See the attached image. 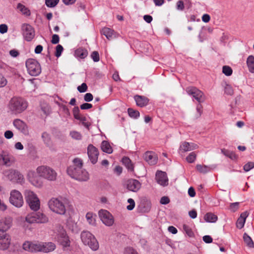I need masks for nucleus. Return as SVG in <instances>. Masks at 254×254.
Instances as JSON below:
<instances>
[{"label":"nucleus","instance_id":"e433bc0d","mask_svg":"<svg viewBox=\"0 0 254 254\" xmlns=\"http://www.w3.org/2000/svg\"><path fill=\"white\" fill-rule=\"evenodd\" d=\"M101 33L108 39H110L113 34V30L107 27H104L102 29Z\"/></svg>","mask_w":254,"mask_h":254},{"label":"nucleus","instance_id":"052dcab7","mask_svg":"<svg viewBox=\"0 0 254 254\" xmlns=\"http://www.w3.org/2000/svg\"><path fill=\"white\" fill-rule=\"evenodd\" d=\"M8 30V27L5 24H2L0 25V33L4 34L7 32Z\"/></svg>","mask_w":254,"mask_h":254},{"label":"nucleus","instance_id":"49530a36","mask_svg":"<svg viewBox=\"0 0 254 254\" xmlns=\"http://www.w3.org/2000/svg\"><path fill=\"white\" fill-rule=\"evenodd\" d=\"M136 105L140 107H143V97L141 96L135 95L134 97Z\"/></svg>","mask_w":254,"mask_h":254},{"label":"nucleus","instance_id":"864d4df0","mask_svg":"<svg viewBox=\"0 0 254 254\" xmlns=\"http://www.w3.org/2000/svg\"><path fill=\"white\" fill-rule=\"evenodd\" d=\"M7 82V80L5 77L2 74L0 73V87L5 86Z\"/></svg>","mask_w":254,"mask_h":254},{"label":"nucleus","instance_id":"393cba45","mask_svg":"<svg viewBox=\"0 0 254 254\" xmlns=\"http://www.w3.org/2000/svg\"><path fill=\"white\" fill-rule=\"evenodd\" d=\"M248 214L247 212L245 211L243 212L240 217L237 220L236 225L237 227L239 229H242L245 223L246 218L248 217Z\"/></svg>","mask_w":254,"mask_h":254},{"label":"nucleus","instance_id":"58836bf2","mask_svg":"<svg viewBox=\"0 0 254 254\" xmlns=\"http://www.w3.org/2000/svg\"><path fill=\"white\" fill-rule=\"evenodd\" d=\"M18 9L23 14L29 16L30 15V10L26 7L24 5L21 3H18L17 6Z\"/></svg>","mask_w":254,"mask_h":254},{"label":"nucleus","instance_id":"6e6d98bb","mask_svg":"<svg viewBox=\"0 0 254 254\" xmlns=\"http://www.w3.org/2000/svg\"><path fill=\"white\" fill-rule=\"evenodd\" d=\"M239 202H234L232 203L230 205V209L233 211H236L239 208Z\"/></svg>","mask_w":254,"mask_h":254},{"label":"nucleus","instance_id":"1a4fd4ad","mask_svg":"<svg viewBox=\"0 0 254 254\" xmlns=\"http://www.w3.org/2000/svg\"><path fill=\"white\" fill-rule=\"evenodd\" d=\"M10 202L16 207H21L23 204V199L21 193L18 190H13L10 192Z\"/></svg>","mask_w":254,"mask_h":254},{"label":"nucleus","instance_id":"b1692460","mask_svg":"<svg viewBox=\"0 0 254 254\" xmlns=\"http://www.w3.org/2000/svg\"><path fill=\"white\" fill-rule=\"evenodd\" d=\"M145 159L150 165H154L158 161L157 155L153 152H146L145 154Z\"/></svg>","mask_w":254,"mask_h":254},{"label":"nucleus","instance_id":"3c124183","mask_svg":"<svg viewBox=\"0 0 254 254\" xmlns=\"http://www.w3.org/2000/svg\"><path fill=\"white\" fill-rule=\"evenodd\" d=\"M91 57L95 62H99L100 60V57L98 52L94 51L92 53Z\"/></svg>","mask_w":254,"mask_h":254},{"label":"nucleus","instance_id":"39448f33","mask_svg":"<svg viewBox=\"0 0 254 254\" xmlns=\"http://www.w3.org/2000/svg\"><path fill=\"white\" fill-rule=\"evenodd\" d=\"M27 107V102L22 98L13 97L8 104V109L14 114H19L24 111Z\"/></svg>","mask_w":254,"mask_h":254},{"label":"nucleus","instance_id":"13d9d810","mask_svg":"<svg viewBox=\"0 0 254 254\" xmlns=\"http://www.w3.org/2000/svg\"><path fill=\"white\" fill-rule=\"evenodd\" d=\"M79 92L82 93L85 92L87 89V86L85 83H83L80 86L77 87Z\"/></svg>","mask_w":254,"mask_h":254},{"label":"nucleus","instance_id":"c85d7f7f","mask_svg":"<svg viewBox=\"0 0 254 254\" xmlns=\"http://www.w3.org/2000/svg\"><path fill=\"white\" fill-rule=\"evenodd\" d=\"M56 245L52 242L43 244V252L49 253L54 251L56 249Z\"/></svg>","mask_w":254,"mask_h":254},{"label":"nucleus","instance_id":"bf43d9fd","mask_svg":"<svg viewBox=\"0 0 254 254\" xmlns=\"http://www.w3.org/2000/svg\"><path fill=\"white\" fill-rule=\"evenodd\" d=\"M79 108L78 107H74L73 109V116L74 117L77 119L78 118V117H79L80 115L79 114Z\"/></svg>","mask_w":254,"mask_h":254},{"label":"nucleus","instance_id":"e2e57ef3","mask_svg":"<svg viewBox=\"0 0 254 254\" xmlns=\"http://www.w3.org/2000/svg\"><path fill=\"white\" fill-rule=\"evenodd\" d=\"M84 100L86 102H90L93 100V95L91 93H87L84 97Z\"/></svg>","mask_w":254,"mask_h":254},{"label":"nucleus","instance_id":"774afa93","mask_svg":"<svg viewBox=\"0 0 254 254\" xmlns=\"http://www.w3.org/2000/svg\"><path fill=\"white\" fill-rule=\"evenodd\" d=\"M125 254H137V253L133 249L128 248L125 250Z\"/></svg>","mask_w":254,"mask_h":254},{"label":"nucleus","instance_id":"bb28decb","mask_svg":"<svg viewBox=\"0 0 254 254\" xmlns=\"http://www.w3.org/2000/svg\"><path fill=\"white\" fill-rule=\"evenodd\" d=\"M247 64L249 70L251 73H254V56H249L247 59Z\"/></svg>","mask_w":254,"mask_h":254},{"label":"nucleus","instance_id":"9d476101","mask_svg":"<svg viewBox=\"0 0 254 254\" xmlns=\"http://www.w3.org/2000/svg\"><path fill=\"white\" fill-rule=\"evenodd\" d=\"M57 239L64 249L70 247V241L66 235V231L63 227H59Z\"/></svg>","mask_w":254,"mask_h":254},{"label":"nucleus","instance_id":"cd10ccee","mask_svg":"<svg viewBox=\"0 0 254 254\" xmlns=\"http://www.w3.org/2000/svg\"><path fill=\"white\" fill-rule=\"evenodd\" d=\"M36 223H45L48 221V217L42 213H36Z\"/></svg>","mask_w":254,"mask_h":254},{"label":"nucleus","instance_id":"2eb2a0df","mask_svg":"<svg viewBox=\"0 0 254 254\" xmlns=\"http://www.w3.org/2000/svg\"><path fill=\"white\" fill-rule=\"evenodd\" d=\"M11 242V238L10 236L7 234L5 233L0 235V250L2 251L7 250Z\"/></svg>","mask_w":254,"mask_h":254},{"label":"nucleus","instance_id":"de8ad7c7","mask_svg":"<svg viewBox=\"0 0 254 254\" xmlns=\"http://www.w3.org/2000/svg\"><path fill=\"white\" fill-rule=\"evenodd\" d=\"M70 135H71L72 138L77 140H80L82 138L81 134L79 132L76 131H71L70 133Z\"/></svg>","mask_w":254,"mask_h":254},{"label":"nucleus","instance_id":"2f4dec72","mask_svg":"<svg viewBox=\"0 0 254 254\" xmlns=\"http://www.w3.org/2000/svg\"><path fill=\"white\" fill-rule=\"evenodd\" d=\"M221 151V153H223L225 156L230 158L232 160H236L238 158V156L233 151L225 149H222Z\"/></svg>","mask_w":254,"mask_h":254},{"label":"nucleus","instance_id":"9b49d317","mask_svg":"<svg viewBox=\"0 0 254 254\" xmlns=\"http://www.w3.org/2000/svg\"><path fill=\"white\" fill-rule=\"evenodd\" d=\"M99 215L102 222L108 226H112L114 223L112 215L107 210H101L99 211Z\"/></svg>","mask_w":254,"mask_h":254},{"label":"nucleus","instance_id":"a211bd4d","mask_svg":"<svg viewBox=\"0 0 254 254\" xmlns=\"http://www.w3.org/2000/svg\"><path fill=\"white\" fill-rule=\"evenodd\" d=\"M12 224V218L7 216L0 219V231L6 232L9 230Z\"/></svg>","mask_w":254,"mask_h":254},{"label":"nucleus","instance_id":"aec40b11","mask_svg":"<svg viewBox=\"0 0 254 254\" xmlns=\"http://www.w3.org/2000/svg\"><path fill=\"white\" fill-rule=\"evenodd\" d=\"M39 176H36L34 171H31L28 173V178L29 182L36 187H41L43 185V182L39 178Z\"/></svg>","mask_w":254,"mask_h":254},{"label":"nucleus","instance_id":"f257e3e1","mask_svg":"<svg viewBox=\"0 0 254 254\" xmlns=\"http://www.w3.org/2000/svg\"><path fill=\"white\" fill-rule=\"evenodd\" d=\"M73 164L67 169V173L71 178L79 181H87L89 177L88 172L82 169V161L79 158L73 160Z\"/></svg>","mask_w":254,"mask_h":254},{"label":"nucleus","instance_id":"f704fd0d","mask_svg":"<svg viewBox=\"0 0 254 254\" xmlns=\"http://www.w3.org/2000/svg\"><path fill=\"white\" fill-rule=\"evenodd\" d=\"M196 170L201 173L205 174L209 172L211 170L210 167L206 165L197 164L196 166Z\"/></svg>","mask_w":254,"mask_h":254},{"label":"nucleus","instance_id":"f8f14e48","mask_svg":"<svg viewBox=\"0 0 254 254\" xmlns=\"http://www.w3.org/2000/svg\"><path fill=\"white\" fill-rule=\"evenodd\" d=\"M23 248L25 251L31 252H43V243L26 242L23 245Z\"/></svg>","mask_w":254,"mask_h":254},{"label":"nucleus","instance_id":"6e6552de","mask_svg":"<svg viewBox=\"0 0 254 254\" xmlns=\"http://www.w3.org/2000/svg\"><path fill=\"white\" fill-rule=\"evenodd\" d=\"M26 66L28 73L32 76L38 75L41 72L40 64L35 60H27L26 62Z\"/></svg>","mask_w":254,"mask_h":254},{"label":"nucleus","instance_id":"c756f323","mask_svg":"<svg viewBox=\"0 0 254 254\" xmlns=\"http://www.w3.org/2000/svg\"><path fill=\"white\" fill-rule=\"evenodd\" d=\"M217 216L216 215L210 212L207 213L204 217V220L209 223L215 222L217 220Z\"/></svg>","mask_w":254,"mask_h":254},{"label":"nucleus","instance_id":"5701e85b","mask_svg":"<svg viewBox=\"0 0 254 254\" xmlns=\"http://www.w3.org/2000/svg\"><path fill=\"white\" fill-rule=\"evenodd\" d=\"M127 188L130 191H137L141 187V184L136 180L130 179L127 182Z\"/></svg>","mask_w":254,"mask_h":254},{"label":"nucleus","instance_id":"09e8293b","mask_svg":"<svg viewBox=\"0 0 254 254\" xmlns=\"http://www.w3.org/2000/svg\"><path fill=\"white\" fill-rule=\"evenodd\" d=\"M183 229L189 237H191L193 236V233L189 226L187 225H184Z\"/></svg>","mask_w":254,"mask_h":254},{"label":"nucleus","instance_id":"4c0bfd02","mask_svg":"<svg viewBox=\"0 0 254 254\" xmlns=\"http://www.w3.org/2000/svg\"><path fill=\"white\" fill-rule=\"evenodd\" d=\"M25 220L27 222L30 224L36 223V213L33 212L28 214L25 218Z\"/></svg>","mask_w":254,"mask_h":254},{"label":"nucleus","instance_id":"680f3d73","mask_svg":"<svg viewBox=\"0 0 254 254\" xmlns=\"http://www.w3.org/2000/svg\"><path fill=\"white\" fill-rule=\"evenodd\" d=\"M160 202L162 204H167L170 202V199L167 196H163L161 198Z\"/></svg>","mask_w":254,"mask_h":254},{"label":"nucleus","instance_id":"4d7b16f0","mask_svg":"<svg viewBox=\"0 0 254 254\" xmlns=\"http://www.w3.org/2000/svg\"><path fill=\"white\" fill-rule=\"evenodd\" d=\"M225 93L228 95H232L233 93V90L231 85L227 84L225 87Z\"/></svg>","mask_w":254,"mask_h":254},{"label":"nucleus","instance_id":"7c9ffc66","mask_svg":"<svg viewBox=\"0 0 254 254\" xmlns=\"http://www.w3.org/2000/svg\"><path fill=\"white\" fill-rule=\"evenodd\" d=\"M122 162L123 164H124L126 168L128 169V171H133V164L131 163V160L129 159V158L127 157H123L122 159Z\"/></svg>","mask_w":254,"mask_h":254},{"label":"nucleus","instance_id":"473e14b6","mask_svg":"<svg viewBox=\"0 0 254 254\" xmlns=\"http://www.w3.org/2000/svg\"><path fill=\"white\" fill-rule=\"evenodd\" d=\"M87 55L88 52L85 49L79 48L75 51V55L77 57H79L81 59H84L87 57Z\"/></svg>","mask_w":254,"mask_h":254},{"label":"nucleus","instance_id":"6ab92c4d","mask_svg":"<svg viewBox=\"0 0 254 254\" xmlns=\"http://www.w3.org/2000/svg\"><path fill=\"white\" fill-rule=\"evenodd\" d=\"M156 180L158 184L163 187L168 185V179L165 172L157 171L156 173Z\"/></svg>","mask_w":254,"mask_h":254},{"label":"nucleus","instance_id":"37998d69","mask_svg":"<svg viewBox=\"0 0 254 254\" xmlns=\"http://www.w3.org/2000/svg\"><path fill=\"white\" fill-rule=\"evenodd\" d=\"M196 154L194 152H192L190 153L189 154V155L186 157V160L188 162H189L190 163H192L195 161V160L196 159Z\"/></svg>","mask_w":254,"mask_h":254},{"label":"nucleus","instance_id":"a18cd8bd","mask_svg":"<svg viewBox=\"0 0 254 254\" xmlns=\"http://www.w3.org/2000/svg\"><path fill=\"white\" fill-rule=\"evenodd\" d=\"M59 0H45V3L48 7H54L57 5Z\"/></svg>","mask_w":254,"mask_h":254},{"label":"nucleus","instance_id":"7ed1b4c3","mask_svg":"<svg viewBox=\"0 0 254 254\" xmlns=\"http://www.w3.org/2000/svg\"><path fill=\"white\" fill-rule=\"evenodd\" d=\"M186 91L189 95L191 96L198 102L196 105V113L195 115V119H197L200 117L202 112V107L200 103L204 101V94L199 89L193 86L188 87Z\"/></svg>","mask_w":254,"mask_h":254},{"label":"nucleus","instance_id":"79ce46f5","mask_svg":"<svg viewBox=\"0 0 254 254\" xmlns=\"http://www.w3.org/2000/svg\"><path fill=\"white\" fill-rule=\"evenodd\" d=\"M151 208V203L149 200L144 199V213L148 212Z\"/></svg>","mask_w":254,"mask_h":254},{"label":"nucleus","instance_id":"0e129e2a","mask_svg":"<svg viewBox=\"0 0 254 254\" xmlns=\"http://www.w3.org/2000/svg\"><path fill=\"white\" fill-rule=\"evenodd\" d=\"M177 8L180 10H183L184 9V4L182 0H180L177 2Z\"/></svg>","mask_w":254,"mask_h":254},{"label":"nucleus","instance_id":"20e7f679","mask_svg":"<svg viewBox=\"0 0 254 254\" xmlns=\"http://www.w3.org/2000/svg\"><path fill=\"white\" fill-rule=\"evenodd\" d=\"M80 239L84 245L89 247L92 251H96L99 249V243L91 232L83 231L80 234Z\"/></svg>","mask_w":254,"mask_h":254},{"label":"nucleus","instance_id":"69168bd1","mask_svg":"<svg viewBox=\"0 0 254 254\" xmlns=\"http://www.w3.org/2000/svg\"><path fill=\"white\" fill-rule=\"evenodd\" d=\"M51 42L53 44H58L59 42V36L57 34H54L52 36Z\"/></svg>","mask_w":254,"mask_h":254},{"label":"nucleus","instance_id":"603ef678","mask_svg":"<svg viewBox=\"0 0 254 254\" xmlns=\"http://www.w3.org/2000/svg\"><path fill=\"white\" fill-rule=\"evenodd\" d=\"M127 202L129 203V205L127 206V208L128 210H132L135 206V202L133 199L129 198L127 200Z\"/></svg>","mask_w":254,"mask_h":254},{"label":"nucleus","instance_id":"72a5a7b5","mask_svg":"<svg viewBox=\"0 0 254 254\" xmlns=\"http://www.w3.org/2000/svg\"><path fill=\"white\" fill-rule=\"evenodd\" d=\"M96 215L93 214L92 213L88 212L86 214V218L89 224L94 225L96 223L95 220Z\"/></svg>","mask_w":254,"mask_h":254},{"label":"nucleus","instance_id":"ddd939ff","mask_svg":"<svg viewBox=\"0 0 254 254\" xmlns=\"http://www.w3.org/2000/svg\"><path fill=\"white\" fill-rule=\"evenodd\" d=\"M7 176L10 181L14 183L22 184L24 181L23 175L15 170H9Z\"/></svg>","mask_w":254,"mask_h":254},{"label":"nucleus","instance_id":"4468645a","mask_svg":"<svg viewBox=\"0 0 254 254\" xmlns=\"http://www.w3.org/2000/svg\"><path fill=\"white\" fill-rule=\"evenodd\" d=\"M22 29L23 31V36L27 41H31L35 36V31L33 28L29 24H24Z\"/></svg>","mask_w":254,"mask_h":254},{"label":"nucleus","instance_id":"8fccbe9b","mask_svg":"<svg viewBox=\"0 0 254 254\" xmlns=\"http://www.w3.org/2000/svg\"><path fill=\"white\" fill-rule=\"evenodd\" d=\"M254 168V163L253 162H249L246 164L244 166V170L246 172H248L251 170L252 169Z\"/></svg>","mask_w":254,"mask_h":254},{"label":"nucleus","instance_id":"dca6fc26","mask_svg":"<svg viewBox=\"0 0 254 254\" xmlns=\"http://www.w3.org/2000/svg\"><path fill=\"white\" fill-rule=\"evenodd\" d=\"M87 154L91 162L94 164L97 162L99 152L97 148L92 144H90L87 147Z\"/></svg>","mask_w":254,"mask_h":254},{"label":"nucleus","instance_id":"338daca9","mask_svg":"<svg viewBox=\"0 0 254 254\" xmlns=\"http://www.w3.org/2000/svg\"><path fill=\"white\" fill-rule=\"evenodd\" d=\"M92 107V105L89 103H84L80 106V108L82 110H86L90 109Z\"/></svg>","mask_w":254,"mask_h":254},{"label":"nucleus","instance_id":"a878e982","mask_svg":"<svg viewBox=\"0 0 254 254\" xmlns=\"http://www.w3.org/2000/svg\"><path fill=\"white\" fill-rule=\"evenodd\" d=\"M102 150L106 153L111 154L113 152L112 148L111 147L108 141L104 140L102 141L101 145Z\"/></svg>","mask_w":254,"mask_h":254},{"label":"nucleus","instance_id":"0eeeda50","mask_svg":"<svg viewBox=\"0 0 254 254\" xmlns=\"http://www.w3.org/2000/svg\"><path fill=\"white\" fill-rule=\"evenodd\" d=\"M24 195L30 208L33 211H37L40 208V203L37 195L28 190L25 191Z\"/></svg>","mask_w":254,"mask_h":254},{"label":"nucleus","instance_id":"5fc2aeb1","mask_svg":"<svg viewBox=\"0 0 254 254\" xmlns=\"http://www.w3.org/2000/svg\"><path fill=\"white\" fill-rule=\"evenodd\" d=\"M63 47L61 45H58L56 47V51L55 53V56L57 57H59L63 51Z\"/></svg>","mask_w":254,"mask_h":254},{"label":"nucleus","instance_id":"c9c22d12","mask_svg":"<svg viewBox=\"0 0 254 254\" xmlns=\"http://www.w3.org/2000/svg\"><path fill=\"white\" fill-rule=\"evenodd\" d=\"M243 239L245 243L250 248H253L254 246V243L251 239V238L247 234L244 233L243 235Z\"/></svg>","mask_w":254,"mask_h":254},{"label":"nucleus","instance_id":"f03ea898","mask_svg":"<svg viewBox=\"0 0 254 254\" xmlns=\"http://www.w3.org/2000/svg\"><path fill=\"white\" fill-rule=\"evenodd\" d=\"M69 201L64 198H52L48 202V205L53 212L60 215L65 214L69 206Z\"/></svg>","mask_w":254,"mask_h":254},{"label":"nucleus","instance_id":"4be33fe9","mask_svg":"<svg viewBox=\"0 0 254 254\" xmlns=\"http://www.w3.org/2000/svg\"><path fill=\"white\" fill-rule=\"evenodd\" d=\"M198 148V146L194 143L184 141L181 143L179 150L182 152H185L196 149Z\"/></svg>","mask_w":254,"mask_h":254},{"label":"nucleus","instance_id":"ea45409f","mask_svg":"<svg viewBox=\"0 0 254 254\" xmlns=\"http://www.w3.org/2000/svg\"><path fill=\"white\" fill-rule=\"evenodd\" d=\"M127 112L128 115L131 118L136 119L139 117V112L137 110H135L132 108H128Z\"/></svg>","mask_w":254,"mask_h":254},{"label":"nucleus","instance_id":"423d86ee","mask_svg":"<svg viewBox=\"0 0 254 254\" xmlns=\"http://www.w3.org/2000/svg\"><path fill=\"white\" fill-rule=\"evenodd\" d=\"M36 173L39 177L50 181L57 179V173L52 168L47 165H42L36 169Z\"/></svg>","mask_w":254,"mask_h":254},{"label":"nucleus","instance_id":"a19ab883","mask_svg":"<svg viewBox=\"0 0 254 254\" xmlns=\"http://www.w3.org/2000/svg\"><path fill=\"white\" fill-rule=\"evenodd\" d=\"M42 138L44 143L48 146H50L51 144V140L50 135L45 132L42 134Z\"/></svg>","mask_w":254,"mask_h":254},{"label":"nucleus","instance_id":"c03bdc74","mask_svg":"<svg viewBox=\"0 0 254 254\" xmlns=\"http://www.w3.org/2000/svg\"><path fill=\"white\" fill-rule=\"evenodd\" d=\"M222 72L226 76H230L232 74L233 71L230 66L224 65L222 68Z\"/></svg>","mask_w":254,"mask_h":254},{"label":"nucleus","instance_id":"412c9836","mask_svg":"<svg viewBox=\"0 0 254 254\" xmlns=\"http://www.w3.org/2000/svg\"><path fill=\"white\" fill-rule=\"evenodd\" d=\"M0 159L2 160L3 164L6 166H11L15 161L13 156L4 151L0 154Z\"/></svg>","mask_w":254,"mask_h":254},{"label":"nucleus","instance_id":"f3484780","mask_svg":"<svg viewBox=\"0 0 254 254\" xmlns=\"http://www.w3.org/2000/svg\"><path fill=\"white\" fill-rule=\"evenodd\" d=\"M13 126L23 134H29L28 127L27 125L20 119H15L13 122Z\"/></svg>","mask_w":254,"mask_h":254}]
</instances>
